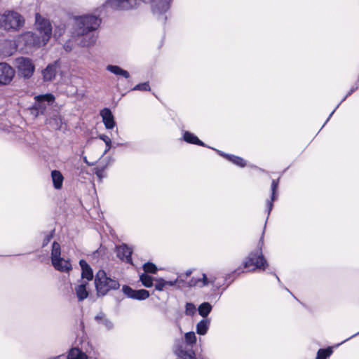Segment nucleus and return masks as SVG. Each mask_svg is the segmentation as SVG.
Returning <instances> with one entry per match:
<instances>
[{"instance_id": "1", "label": "nucleus", "mask_w": 359, "mask_h": 359, "mask_svg": "<svg viewBox=\"0 0 359 359\" xmlns=\"http://www.w3.org/2000/svg\"><path fill=\"white\" fill-rule=\"evenodd\" d=\"M101 20L94 15H76L69 28L70 39L63 45L67 52L73 50L75 43L81 47H90L97 41L95 31L99 27Z\"/></svg>"}, {"instance_id": "2", "label": "nucleus", "mask_w": 359, "mask_h": 359, "mask_svg": "<svg viewBox=\"0 0 359 359\" xmlns=\"http://www.w3.org/2000/svg\"><path fill=\"white\" fill-rule=\"evenodd\" d=\"M35 26L40 37L32 32H26L19 36V41H23L29 47L46 46L53 35L50 21L37 13L35 15Z\"/></svg>"}, {"instance_id": "3", "label": "nucleus", "mask_w": 359, "mask_h": 359, "mask_svg": "<svg viewBox=\"0 0 359 359\" xmlns=\"http://www.w3.org/2000/svg\"><path fill=\"white\" fill-rule=\"evenodd\" d=\"M264 242L262 238L258 243L257 248L251 252L246 259L243 262V268L248 271H255L256 269L264 271L268 266V262L262 253Z\"/></svg>"}, {"instance_id": "4", "label": "nucleus", "mask_w": 359, "mask_h": 359, "mask_svg": "<svg viewBox=\"0 0 359 359\" xmlns=\"http://www.w3.org/2000/svg\"><path fill=\"white\" fill-rule=\"evenodd\" d=\"M25 25V18L14 11H6L0 14V28L7 32H18Z\"/></svg>"}, {"instance_id": "5", "label": "nucleus", "mask_w": 359, "mask_h": 359, "mask_svg": "<svg viewBox=\"0 0 359 359\" xmlns=\"http://www.w3.org/2000/svg\"><path fill=\"white\" fill-rule=\"evenodd\" d=\"M95 286L98 297L104 296L111 290H117L120 284L117 280L107 276L104 270H99L95 276Z\"/></svg>"}, {"instance_id": "6", "label": "nucleus", "mask_w": 359, "mask_h": 359, "mask_svg": "<svg viewBox=\"0 0 359 359\" xmlns=\"http://www.w3.org/2000/svg\"><path fill=\"white\" fill-rule=\"evenodd\" d=\"M35 102L32 109V113L38 116L39 114H43L46 111L47 107L51 104L54 100L55 97L50 93L44 95H36L34 97Z\"/></svg>"}, {"instance_id": "7", "label": "nucleus", "mask_w": 359, "mask_h": 359, "mask_svg": "<svg viewBox=\"0 0 359 359\" xmlns=\"http://www.w3.org/2000/svg\"><path fill=\"white\" fill-rule=\"evenodd\" d=\"M16 63L18 72L22 76L29 78L32 76L34 66L30 59L20 57L16 60Z\"/></svg>"}, {"instance_id": "8", "label": "nucleus", "mask_w": 359, "mask_h": 359, "mask_svg": "<svg viewBox=\"0 0 359 359\" xmlns=\"http://www.w3.org/2000/svg\"><path fill=\"white\" fill-rule=\"evenodd\" d=\"M15 72L6 62H0V86L8 85L13 79Z\"/></svg>"}, {"instance_id": "9", "label": "nucleus", "mask_w": 359, "mask_h": 359, "mask_svg": "<svg viewBox=\"0 0 359 359\" xmlns=\"http://www.w3.org/2000/svg\"><path fill=\"white\" fill-rule=\"evenodd\" d=\"M122 291L127 297L140 301L147 299L150 295L147 290H134L128 285H123Z\"/></svg>"}, {"instance_id": "10", "label": "nucleus", "mask_w": 359, "mask_h": 359, "mask_svg": "<svg viewBox=\"0 0 359 359\" xmlns=\"http://www.w3.org/2000/svg\"><path fill=\"white\" fill-rule=\"evenodd\" d=\"M60 69L59 60H56L48 66L42 71V75L45 81H50L55 79L57 72Z\"/></svg>"}, {"instance_id": "11", "label": "nucleus", "mask_w": 359, "mask_h": 359, "mask_svg": "<svg viewBox=\"0 0 359 359\" xmlns=\"http://www.w3.org/2000/svg\"><path fill=\"white\" fill-rule=\"evenodd\" d=\"M183 276L180 275L174 280H165L162 278L156 279V283L154 285L155 289L158 291H163L167 286L172 287L177 286L180 287V283L184 282L182 278Z\"/></svg>"}, {"instance_id": "12", "label": "nucleus", "mask_w": 359, "mask_h": 359, "mask_svg": "<svg viewBox=\"0 0 359 359\" xmlns=\"http://www.w3.org/2000/svg\"><path fill=\"white\" fill-rule=\"evenodd\" d=\"M133 250L127 245L122 244L116 246V255L122 261L132 264L131 255Z\"/></svg>"}, {"instance_id": "13", "label": "nucleus", "mask_w": 359, "mask_h": 359, "mask_svg": "<svg viewBox=\"0 0 359 359\" xmlns=\"http://www.w3.org/2000/svg\"><path fill=\"white\" fill-rule=\"evenodd\" d=\"M105 128L108 130L112 129L116 125L114 117L109 108H104L100 113Z\"/></svg>"}, {"instance_id": "14", "label": "nucleus", "mask_w": 359, "mask_h": 359, "mask_svg": "<svg viewBox=\"0 0 359 359\" xmlns=\"http://www.w3.org/2000/svg\"><path fill=\"white\" fill-rule=\"evenodd\" d=\"M279 184V178L278 180H273L271 182V198L266 201V212H267V218L269 217L271 211L273 207V201L277 199V189Z\"/></svg>"}, {"instance_id": "15", "label": "nucleus", "mask_w": 359, "mask_h": 359, "mask_svg": "<svg viewBox=\"0 0 359 359\" xmlns=\"http://www.w3.org/2000/svg\"><path fill=\"white\" fill-rule=\"evenodd\" d=\"M62 257H61L60 245L57 242L54 241L52 243V249L50 253L51 263L54 269L60 268L59 264H57V262L60 261V259Z\"/></svg>"}, {"instance_id": "16", "label": "nucleus", "mask_w": 359, "mask_h": 359, "mask_svg": "<svg viewBox=\"0 0 359 359\" xmlns=\"http://www.w3.org/2000/svg\"><path fill=\"white\" fill-rule=\"evenodd\" d=\"M88 285L87 281L81 280L80 284L75 286L74 291L79 302H83L88 297Z\"/></svg>"}, {"instance_id": "17", "label": "nucleus", "mask_w": 359, "mask_h": 359, "mask_svg": "<svg viewBox=\"0 0 359 359\" xmlns=\"http://www.w3.org/2000/svg\"><path fill=\"white\" fill-rule=\"evenodd\" d=\"M95 320L99 325H102L107 330H111L114 328L113 322L103 312L97 313L95 316Z\"/></svg>"}, {"instance_id": "18", "label": "nucleus", "mask_w": 359, "mask_h": 359, "mask_svg": "<svg viewBox=\"0 0 359 359\" xmlns=\"http://www.w3.org/2000/svg\"><path fill=\"white\" fill-rule=\"evenodd\" d=\"M79 265L81 269L82 279H86L88 281L93 280V272L91 267L87 263V262L84 259H81L79 261Z\"/></svg>"}, {"instance_id": "19", "label": "nucleus", "mask_w": 359, "mask_h": 359, "mask_svg": "<svg viewBox=\"0 0 359 359\" xmlns=\"http://www.w3.org/2000/svg\"><path fill=\"white\" fill-rule=\"evenodd\" d=\"M51 180L55 189L60 190L62 188L64 177L60 171L53 170L51 171Z\"/></svg>"}, {"instance_id": "20", "label": "nucleus", "mask_w": 359, "mask_h": 359, "mask_svg": "<svg viewBox=\"0 0 359 359\" xmlns=\"http://www.w3.org/2000/svg\"><path fill=\"white\" fill-rule=\"evenodd\" d=\"M183 140L189 144H196L202 147H205V144L203 142L200 140L198 137H196L194 134L185 131L183 134Z\"/></svg>"}, {"instance_id": "21", "label": "nucleus", "mask_w": 359, "mask_h": 359, "mask_svg": "<svg viewBox=\"0 0 359 359\" xmlns=\"http://www.w3.org/2000/svg\"><path fill=\"white\" fill-rule=\"evenodd\" d=\"M106 69L115 75L121 76L125 79L130 77V74L128 71L117 65H109L107 66Z\"/></svg>"}, {"instance_id": "22", "label": "nucleus", "mask_w": 359, "mask_h": 359, "mask_svg": "<svg viewBox=\"0 0 359 359\" xmlns=\"http://www.w3.org/2000/svg\"><path fill=\"white\" fill-rule=\"evenodd\" d=\"M48 124L54 130H60L63 124L61 116L58 114H54L48 120Z\"/></svg>"}, {"instance_id": "23", "label": "nucleus", "mask_w": 359, "mask_h": 359, "mask_svg": "<svg viewBox=\"0 0 359 359\" xmlns=\"http://www.w3.org/2000/svg\"><path fill=\"white\" fill-rule=\"evenodd\" d=\"M67 359H88V356L81 349L72 348L69 351Z\"/></svg>"}, {"instance_id": "24", "label": "nucleus", "mask_w": 359, "mask_h": 359, "mask_svg": "<svg viewBox=\"0 0 359 359\" xmlns=\"http://www.w3.org/2000/svg\"><path fill=\"white\" fill-rule=\"evenodd\" d=\"M210 326V320L203 319L196 324V332L200 335H204L207 333Z\"/></svg>"}, {"instance_id": "25", "label": "nucleus", "mask_w": 359, "mask_h": 359, "mask_svg": "<svg viewBox=\"0 0 359 359\" xmlns=\"http://www.w3.org/2000/svg\"><path fill=\"white\" fill-rule=\"evenodd\" d=\"M57 264H59L60 268L55 269L60 272L68 273L72 269V264L69 259H65L64 258H61L60 259V261L57 262Z\"/></svg>"}, {"instance_id": "26", "label": "nucleus", "mask_w": 359, "mask_h": 359, "mask_svg": "<svg viewBox=\"0 0 359 359\" xmlns=\"http://www.w3.org/2000/svg\"><path fill=\"white\" fill-rule=\"evenodd\" d=\"M212 305L209 302H203L198 306V313L203 318H206L212 311Z\"/></svg>"}, {"instance_id": "27", "label": "nucleus", "mask_w": 359, "mask_h": 359, "mask_svg": "<svg viewBox=\"0 0 359 359\" xmlns=\"http://www.w3.org/2000/svg\"><path fill=\"white\" fill-rule=\"evenodd\" d=\"M332 348L327 347V348H320L317 352L316 359H327L332 353Z\"/></svg>"}, {"instance_id": "28", "label": "nucleus", "mask_w": 359, "mask_h": 359, "mask_svg": "<svg viewBox=\"0 0 359 359\" xmlns=\"http://www.w3.org/2000/svg\"><path fill=\"white\" fill-rule=\"evenodd\" d=\"M229 161L233 163V164L243 168L246 165V161L241 157L231 154V156H228Z\"/></svg>"}, {"instance_id": "29", "label": "nucleus", "mask_w": 359, "mask_h": 359, "mask_svg": "<svg viewBox=\"0 0 359 359\" xmlns=\"http://www.w3.org/2000/svg\"><path fill=\"white\" fill-rule=\"evenodd\" d=\"M67 27L64 23L55 25L53 36L56 39L60 38L65 32Z\"/></svg>"}, {"instance_id": "30", "label": "nucleus", "mask_w": 359, "mask_h": 359, "mask_svg": "<svg viewBox=\"0 0 359 359\" xmlns=\"http://www.w3.org/2000/svg\"><path fill=\"white\" fill-rule=\"evenodd\" d=\"M140 280L142 282V284L146 287H151L154 285V279L145 273L140 275Z\"/></svg>"}, {"instance_id": "31", "label": "nucleus", "mask_w": 359, "mask_h": 359, "mask_svg": "<svg viewBox=\"0 0 359 359\" xmlns=\"http://www.w3.org/2000/svg\"><path fill=\"white\" fill-rule=\"evenodd\" d=\"M358 88V86L355 85L351 87L348 93L345 95V97L341 100V101L337 105L335 109L330 113L328 118H327L326 121L325 122L323 127L327 123V121L330 120V118L332 117L336 109L339 107V106L348 97L350 96L353 92H355Z\"/></svg>"}, {"instance_id": "32", "label": "nucleus", "mask_w": 359, "mask_h": 359, "mask_svg": "<svg viewBox=\"0 0 359 359\" xmlns=\"http://www.w3.org/2000/svg\"><path fill=\"white\" fill-rule=\"evenodd\" d=\"M184 340L187 345L192 346L196 342V337L194 332H189L184 334Z\"/></svg>"}, {"instance_id": "33", "label": "nucleus", "mask_w": 359, "mask_h": 359, "mask_svg": "<svg viewBox=\"0 0 359 359\" xmlns=\"http://www.w3.org/2000/svg\"><path fill=\"white\" fill-rule=\"evenodd\" d=\"M143 269L147 274V273L155 274L158 271L156 266L151 262L145 263L143 265Z\"/></svg>"}, {"instance_id": "34", "label": "nucleus", "mask_w": 359, "mask_h": 359, "mask_svg": "<svg viewBox=\"0 0 359 359\" xmlns=\"http://www.w3.org/2000/svg\"><path fill=\"white\" fill-rule=\"evenodd\" d=\"M99 138L100 140H102L104 142V144L106 145V148H105V150H104V154H105L111 148L112 145H111V138L109 137H108L107 135H99Z\"/></svg>"}, {"instance_id": "35", "label": "nucleus", "mask_w": 359, "mask_h": 359, "mask_svg": "<svg viewBox=\"0 0 359 359\" xmlns=\"http://www.w3.org/2000/svg\"><path fill=\"white\" fill-rule=\"evenodd\" d=\"M132 90L150 91L151 88H150L149 82H144V83H139V84L135 86L132 88Z\"/></svg>"}, {"instance_id": "36", "label": "nucleus", "mask_w": 359, "mask_h": 359, "mask_svg": "<svg viewBox=\"0 0 359 359\" xmlns=\"http://www.w3.org/2000/svg\"><path fill=\"white\" fill-rule=\"evenodd\" d=\"M196 311V308L193 303H187L185 305V314L187 316H194Z\"/></svg>"}, {"instance_id": "37", "label": "nucleus", "mask_w": 359, "mask_h": 359, "mask_svg": "<svg viewBox=\"0 0 359 359\" xmlns=\"http://www.w3.org/2000/svg\"><path fill=\"white\" fill-rule=\"evenodd\" d=\"M53 234H54V230L51 231L50 232H49L45 235V236L43 239V242H42L43 248L46 247L49 243V242L53 237Z\"/></svg>"}, {"instance_id": "38", "label": "nucleus", "mask_w": 359, "mask_h": 359, "mask_svg": "<svg viewBox=\"0 0 359 359\" xmlns=\"http://www.w3.org/2000/svg\"><path fill=\"white\" fill-rule=\"evenodd\" d=\"M96 176L102 180L103 177H104V168H96L95 172Z\"/></svg>"}, {"instance_id": "39", "label": "nucleus", "mask_w": 359, "mask_h": 359, "mask_svg": "<svg viewBox=\"0 0 359 359\" xmlns=\"http://www.w3.org/2000/svg\"><path fill=\"white\" fill-rule=\"evenodd\" d=\"M212 149H214L215 151H217V153L220 155L221 156H223L226 159L229 160V157L228 156H231V154H226L220 150H217V149H215L214 148H212Z\"/></svg>"}, {"instance_id": "40", "label": "nucleus", "mask_w": 359, "mask_h": 359, "mask_svg": "<svg viewBox=\"0 0 359 359\" xmlns=\"http://www.w3.org/2000/svg\"><path fill=\"white\" fill-rule=\"evenodd\" d=\"M208 283H209V280H208L206 275L203 273V285H208Z\"/></svg>"}, {"instance_id": "41", "label": "nucleus", "mask_w": 359, "mask_h": 359, "mask_svg": "<svg viewBox=\"0 0 359 359\" xmlns=\"http://www.w3.org/2000/svg\"><path fill=\"white\" fill-rule=\"evenodd\" d=\"M244 271H243V269L241 268V267H238V269H236L233 272V273H235V274H240L241 273H243Z\"/></svg>"}, {"instance_id": "42", "label": "nucleus", "mask_w": 359, "mask_h": 359, "mask_svg": "<svg viewBox=\"0 0 359 359\" xmlns=\"http://www.w3.org/2000/svg\"><path fill=\"white\" fill-rule=\"evenodd\" d=\"M114 147H120V146H128V143H120V142H114Z\"/></svg>"}, {"instance_id": "43", "label": "nucleus", "mask_w": 359, "mask_h": 359, "mask_svg": "<svg viewBox=\"0 0 359 359\" xmlns=\"http://www.w3.org/2000/svg\"><path fill=\"white\" fill-rule=\"evenodd\" d=\"M358 334H359V332H357V333H355V334H353V335H352V336H351L350 337L347 338L346 339H345L344 341H343L340 344H343V343H344V342H346V341H348L349 339H352V338L355 337V336H357V335H358Z\"/></svg>"}, {"instance_id": "44", "label": "nucleus", "mask_w": 359, "mask_h": 359, "mask_svg": "<svg viewBox=\"0 0 359 359\" xmlns=\"http://www.w3.org/2000/svg\"><path fill=\"white\" fill-rule=\"evenodd\" d=\"M64 358L63 355H57V356L49 358L48 359H61V358Z\"/></svg>"}, {"instance_id": "45", "label": "nucleus", "mask_w": 359, "mask_h": 359, "mask_svg": "<svg viewBox=\"0 0 359 359\" xmlns=\"http://www.w3.org/2000/svg\"><path fill=\"white\" fill-rule=\"evenodd\" d=\"M273 275L276 276V278H277L278 281L280 282V279H279L278 276L276 273H273Z\"/></svg>"}, {"instance_id": "46", "label": "nucleus", "mask_w": 359, "mask_h": 359, "mask_svg": "<svg viewBox=\"0 0 359 359\" xmlns=\"http://www.w3.org/2000/svg\"><path fill=\"white\" fill-rule=\"evenodd\" d=\"M190 273H191V271H187V272L186 273V276H189V275H190Z\"/></svg>"}]
</instances>
